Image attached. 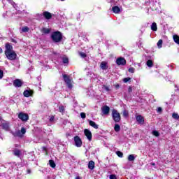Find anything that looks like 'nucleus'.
<instances>
[{
  "mask_svg": "<svg viewBox=\"0 0 179 179\" xmlns=\"http://www.w3.org/2000/svg\"><path fill=\"white\" fill-rule=\"evenodd\" d=\"M5 54L8 59L10 61H14L17 57L15 50H13V47L10 43L6 44Z\"/></svg>",
  "mask_w": 179,
  "mask_h": 179,
  "instance_id": "f257e3e1",
  "label": "nucleus"
},
{
  "mask_svg": "<svg viewBox=\"0 0 179 179\" xmlns=\"http://www.w3.org/2000/svg\"><path fill=\"white\" fill-rule=\"evenodd\" d=\"M51 38L55 43H59L62 40V34L59 31H56L52 34Z\"/></svg>",
  "mask_w": 179,
  "mask_h": 179,
  "instance_id": "f03ea898",
  "label": "nucleus"
},
{
  "mask_svg": "<svg viewBox=\"0 0 179 179\" xmlns=\"http://www.w3.org/2000/svg\"><path fill=\"white\" fill-rule=\"evenodd\" d=\"M63 78L67 87H69V89H72L73 87V81L69 78V76L66 74H63Z\"/></svg>",
  "mask_w": 179,
  "mask_h": 179,
  "instance_id": "7ed1b4c3",
  "label": "nucleus"
},
{
  "mask_svg": "<svg viewBox=\"0 0 179 179\" xmlns=\"http://www.w3.org/2000/svg\"><path fill=\"white\" fill-rule=\"evenodd\" d=\"M112 117L115 122H120V121H121V115H120V113L115 109L112 110Z\"/></svg>",
  "mask_w": 179,
  "mask_h": 179,
  "instance_id": "20e7f679",
  "label": "nucleus"
},
{
  "mask_svg": "<svg viewBox=\"0 0 179 179\" xmlns=\"http://www.w3.org/2000/svg\"><path fill=\"white\" fill-rule=\"evenodd\" d=\"M26 134V129L22 127L21 130H17L15 132L13 133V136H17L18 138H23V136Z\"/></svg>",
  "mask_w": 179,
  "mask_h": 179,
  "instance_id": "39448f33",
  "label": "nucleus"
},
{
  "mask_svg": "<svg viewBox=\"0 0 179 179\" xmlns=\"http://www.w3.org/2000/svg\"><path fill=\"white\" fill-rule=\"evenodd\" d=\"M18 118H20V120L22 121L26 122L29 120V115L24 113H20L18 115Z\"/></svg>",
  "mask_w": 179,
  "mask_h": 179,
  "instance_id": "423d86ee",
  "label": "nucleus"
},
{
  "mask_svg": "<svg viewBox=\"0 0 179 179\" xmlns=\"http://www.w3.org/2000/svg\"><path fill=\"white\" fill-rule=\"evenodd\" d=\"M74 142L77 148H80V146H82V139H80L79 136H76L74 137Z\"/></svg>",
  "mask_w": 179,
  "mask_h": 179,
  "instance_id": "0eeeda50",
  "label": "nucleus"
},
{
  "mask_svg": "<svg viewBox=\"0 0 179 179\" xmlns=\"http://www.w3.org/2000/svg\"><path fill=\"white\" fill-rule=\"evenodd\" d=\"M117 65H125L127 60L124 57H118L116 60Z\"/></svg>",
  "mask_w": 179,
  "mask_h": 179,
  "instance_id": "6e6552de",
  "label": "nucleus"
},
{
  "mask_svg": "<svg viewBox=\"0 0 179 179\" xmlns=\"http://www.w3.org/2000/svg\"><path fill=\"white\" fill-rule=\"evenodd\" d=\"M103 115H108L110 114V107L104 106L101 108Z\"/></svg>",
  "mask_w": 179,
  "mask_h": 179,
  "instance_id": "1a4fd4ad",
  "label": "nucleus"
},
{
  "mask_svg": "<svg viewBox=\"0 0 179 179\" xmlns=\"http://www.w3.org/2000/svg\"><path fill=\"white\" fill-rule=\"evenodd\" d=\"M84 134L85 135V136L87 138L88 141H92V131H90V130L85 129L84 130Z\"/></svg>",
  "mask_w": 179,
  "mask_h": 179,
  "instance_id": "9d476101",
  "label": "nucleus"
},
{
  "mask_svg": "<svg viewBox=\"0 0 179 179\" xmlns=\"http://www.w3.org/2000/svg\"><path fill=\"white\" fill-rule=\"evenodd\" d=\"M22 85H23V83L20 79H16L13 81V85L15 87H21Z\"/></svg>",
  "mask_w": 179,
  "mask_h": 179,
  "instance_id": "9b49d317",
  "label": "nucleus"
},
{
  "mask_svg": "<svg viewBox=\"0 0 179 179\" xmlns=\"http://www.w3.org/2000/svg\"><path fill=\"white\" fill-rule=\"evenodd\" d=\"M136 120L137 122H138V124H140L141 125H143V124L145 123V119H143L142 115L136 116Z\"/></svg>",
  "mask_w": 179,
  "mask_h": 179,
  "instance_id": "f8f14e48",
  "label": "nucleus"
},
{
  "mask_svg": "<svg viewBox=\"0 0 179 179\" xmlns=\"http://www.w3.org/2000/svg\"><path fill=\"white\" fill-rule=\"evenodd\" d=\"M24 97H30L31 96H33V90H27L24 91L23 93Z\"/></svg>",
  "mask_w": 179,
  "mask_h": 179,
  "instance_id": "ddd939ff",
  "label": "nucleus"
},
{
  "mask_svg": "<svg viewBox=\"0 0 179 179\" xmlns=\"http://www.w3.org/2000/svg\"><path fill=\"white\" fill-rule=\"evenodd\" d=\"M1 126L3 129H5V131H9V123L6 121H3L1 123Z\"/></svg>",
  "mask_w": 179,
  "mask_h": 179,
  "instance_id": "4468645a",
  "label": "nucleus"
},
{
  "mask_svg": "<svg viewBox=\"0 0 179 179\" xmlns=\"http://www.w3.org/2000/svg\"><path fill=\"white\" fill-rule=\"evenodd\" d=\"M43 16L48 20L52 17V14L48 11H45L43 12Z\"/></svg>",
  "mask_w": 179,
  "mask_h": 179,
  "instance_id": "2eb2a0df",
  "label": "nucleus"
},
{
  "mask_svg": "<svg viewBox=\"0 0 179 179\" xmlns=\"http://www.w3.org/2000/svg\"><path fill=\"white\" fill-rule=\"evenodd\" d=\"M89 124L90 127H92V128H94L95 129H99V125L96 124V122H93V120H90Z\"/></svg>",
  "mask_w": 179,
  "mask_h": 179,
  "instance_id": "dca6fc26",
  "label": "nucleus"
},
{
  "mask_svg": "<svg viewBox=\"0 0 179 179\" xmlns=\"http://www.w3.org/2000/svg\"><path fill=\"white\" fill-rule=\"evenodd\" d=\"M112 10H113V13H120V12H121V10L120 9L119 6L113 7Z\"/></svg>",
  "mask_w": 179,
  "mask_h": 179,
  "instance_id": "f3484780",
  "label": "nucleus"
},
{
  "mask_svg": "<svg viewBox=\"0 0 179 179\" xmlns=\"http://www.w3.org/2000/svg\"><path fill=\"white\" fill-rule=\"evenodd\" d=\"M88 169H90V170H93L94 169V162L90 161L88 163Z\"/></svg>",
  "mask_w": 179,
  "mask_h": 179,
  "instance_id": "a211bd4d",
  "label": "nucleus"
},
{
  "mask_svg": "<svg viewBox=\"0 0 179 179\" xmlns=\"http://www.w3.org/2000/svg\"><path fill=\"white\" fill-rule=\"evenodd\" d=\"M151 30H152V31H157V24H156V22H153L152 24Z\"/></svg>",
  "mask_w": 179,
  "mask_h": 179,
  "instance_id": "6ab92c4d",
  "label": "nucleus"
},
{
  "mask_svg": "<svg viewBox=\"0 0 179 179\" xmlns=\"http://www.w3.org/2000/svg\"><path fill=\"white\" fill-rule=\"evenodd\" d=\"M49 164H50V167H52V169H55V166H57L55 164V162L52 159L49 160Z\"/></svg>",
  "mask_w": 179,
  "mask_h": 179,
  "instance_id": "aec40b11",
  "label": "nucleus"
},
{
  "mask_svg": "<svg viewBox=\"0 0 179 179\" xmlns=\"http://www.w3.org/2000/svg\"><path fill=\"white\" fill-rule=\"evenodd\" d=\"M135 158H136V157H135L134 155H129L128 156V160H129V162H134V161H135Z\"/></svg>",
  "mask_w": 179,
  "mask_h": 179,
  "instance_id": "412c9836",
  "label": "nucleus"
},
{
  "mask_svg": "<svg viewBox=\"0 0 179 179\" xmlns=\"http://www.w3.org/2000/svg\"><path fill=\"white\" fill-rule=\"evenodd\" d=\"M146 65L147 66H148L149 68H152V66H153V61L152 60H148L146 62Z\"/></svg>",
  "mask_w": 179,
  "mask_h": 179,
  "instance_id": "4be33fe9",
  "label": "nucleus"
},
{
  "mask_svg": "<svg viewBox=\"0 0 179 179\" xmlns=\"http://www.w3.org/2000/svg\"><path fill=\"white\" fill-rule=\"evenodd\" d=\"M101 69H103V70L107 69V63L102 62L101 63Z\"/></svg>",
  "mask_w": 179,
  "mask_h": 179,
  "instance_id": "5701e85b",
  "label": "nucleus"
},
{
  "mask_svg": "<svg viewBox=\"0 0 179 179\" xmlns=\"http://www.w3.org/2000/svg\"><path fill=\"white\" fill-rule=\"evenodd\" d=\"M13 154L15 155V156L19 157L20 156V150L15 149L13 150Z\"/></svg>",
  "mask_w": 179,
  "mask_h": 179,
  "instance_id": "b1692460",
  "label": "nucleus"
},
{
  "mask_svg": "<svg viewBox=\"0 0 179 179\" xmlns=\"http://www.w3.org/2000/svg\"><path fill=\"white\" fill-rule=\"evenodd\" d=\"M157 45L158 48H162V47H163V40L162 39L159 40V41L157 43Z\"/></svg>",
  "mask_w": 179,
  "mask_h": 179,
  "instance_id": "393cba45",
  "label": "nucleus"
},
{
  "mask_svg": "<svg viewBox=\"0 0 179 179\" xmlns=\"http://www.w3.org/2000/svg\"><path fill=\"white\" fill-rule=\"evenodd\" d=\"M114 129L115 132H120L121 131V127H120V124H115Z\"/></svg>",
  "mask_w": 179,
  "mask_h": 179,
  "instance_id": "a878e982",
  "label": "nucleus"
},
{
  "mask_svg": "<svg viewBox=\"0 0 179 179\" xmlns=\"http://www.w3.org/2000/svg\"><path fill=\"white\" fill-rule=\"evenodd\" d=\"M50 29L48 28H43L42 29V33H44L45 34H48L50 33Z\"/></svg>",
  "mask_w": 179,
  "mask_h": 179,
  "instance_id": "bb28decb",
  "label": "nucleus"
},
{
  "mask_svg": "<svg viewBox=\"0 0 179 179\" xmlns=\"http://www.w3.org/2000/svg\"><path fill=\"white\" fill-rule=\"evenodd\" d=\"M59 113H62V114H64V113H65V107H64V106H60L59 107Z\"/></svg>",
  "mask_w": 179,
  "mask_h": 179,
  "instance_id": "cd10ccee",
  "label": "nucleus"
},
{
  "mask_svg": "<svg viewBox=\"0 0 179 179\" xmlns=\"http://www.w3.org/2000/svg\"><path fill=\"white\" fill-rule=\"evenodd\" d=\"M29 29L28 27H23L22 28V33H27V31H29Z\"/></svg>",
  "mask_w": 179,
  "mask_h": 179,
  "instance_id": "c85d7f7f",
  "label": "nucleus"
},
{
  "mask_svg": "<svg viewBox=\"0 0 179 179\" xmlns=\"http://www.w3.org/2000/svg\"><path fill=\"white\" fill-rule=\"evenodd\" d=\"M152 135H154V136H157V138H158V136H160V133H159V131L154 130L152 131Z\"/></svg>",
  "mask_w": 179,
  "mask_h": 179,
  "instance_id": "c756f323",
  "label": "nucleus"
},
{
  "mask_svg": "<svg viewBox=\"0 0 179 179\" xmlns=\"http://www.w3.org/2000/svg\"><path fill=\"white\" fill-rule=\"evenodd\" d=\"M116 155L118 156V157H123L124 154L121 151H117Z\"/></svg>",
  "mask_w": 179,
  "mask_h": 179,
  "instance_id": "7c9ffc66",
  "label": "nucleus"
},
{
  "mask_svg": "<svg viewBox=\"0 0 179 179\" xmlns=\"http://www.w3.org/2000/svg\"><path fill=\"white\" fill-rule=\"evenodd\" d=\"M172 117L173 118H174V120H178L179 118V115L178 113H173Z\"/></svg>",
  "mask_w": 179,
  "mask_h": 179,
  "instance_id": "2f4dec72",
  "label": "nucleus"
},
{
  "mask_svg": "<svg viewBox=\"0 0 179 179\" xmlns=\"http://www.w3.org/2000/svg\"><path fill=\"white\" fill-rule=\"evenodd\" d=\"M62 62H63V64H68V62H69V60L67 59V57H63Z\"/></svg>",
  "mask_w": 179,
  "mask_h": 179,
  "instance_id": "473e14b6",
  "label": "nucleus"
},
{
  "mask_svg": "<svg viewBox=\"0 0 179 179\" xmlns=\"http://www.w3.org/2000/svg\"><path fill=\"white\" fill-rule=\"evenodd\" d=\"M102 89H103V90H106V92H110V88L107 87V85H103L102 87Z\"/></svg>",
  "mask_w": 179,
  "mask_h": 179,
  "instance_id": "72a5a7b5",
  "label": "nucleus"
},
{
  "mask_svg": "<svg viewBox=\"0 0 179 179\" xmlns=\"http://www.w3.org/2000/svg\"><path fill=\"white\" fill-rule=\"evenodd\" d=\"M129 80H131V78L128 77V78H125L123 79V82L124 83H127V82H129Z\"/></svg>",
  "mask_w": 179,
  "mask_h": 179,
  "instance_id": "f704fd0d",
  "label": "nucleus"
},
{
  "mask_svg": "<svg viewBox=\"0 0 179 179\" xmlns=\"http://www.w3.org/2000/svg\"><path fill=\"white\" fill-rule=\"evenodd\" d=\"M129 72H130V73H135V69L134 67L129 68Z\"/></svg>",
  "mask_w": 179,
  "mask_h": 179,
  "instance_id": "c9c22d12",
  "label": "nucleus"
},
{
  "mask_svg": "<svg viewBox=\"0 0 179 179\" xmlns=\"http://www.w3.org/2000/svg\"><path fill=\"white\" fill-rule=\"evenodd\" d=\"M79 54H80L81 58H86V53L80 52Z\"/></svg>",
  "mask_w": 179,
  "mask_h": 179,
  "instance_id": "e433bc0d",
  "label": "nucleus"
},
{
  "mask_svg": "<svg viewBox=\"0 0 179 179\" xmlns=\"http://www.w3.org/2000/svg\"><path fill=\"white\" fill-rule=\"evenodd\" d=\"M80 117H81V118H83L84 120L85 118H86V113H80Z\"/></svg>",
  "mask_w": 179,
  "mask_h": 179,
  "instance_id": "4c0bfd02",
  "label": "nucleus"
},
{
  "mask_svg": "<svg viewBox=\"0 0 179 179\" xmlns=\"http://www.w3.org/2000/svg\"><path fill=\"white\" fill-rule=\"evenodd\" d=\"M123 117H128V111L127 110L123 111Z\"/></svg>",
  "mask_w": 179,
  "mask_h": 179,
  "instance_id": "58836bf2",
  "label": "nucleus"
},
{
  "mask_svg": "<svg viewBox=\"0 0 179 179\" xmlns=\"http://www.w3.org/2000/svg\"><path fill=\"white\" fill-rule=\"evenodd\" d=\"M8 2H10L11 5H13V8H16V5L15 4V2L12 1V0H8Z\"/></svg>",
  "mask_w": 179,
  "mask_h": 179,
  "instance_id": "ea45409f",
  "label": "nucleus"
},
{
  "mask_svg": "<svg viewBox=\"0 0 179 179\" xmlns=\"http://www.w3.org/2000/svg\"><path fill=\"white\" fill-rule=\"evenodd\" d=\"M2 78H3V71L0 70V79H2Z\"/></svg>",
  "mask_w": 179,
  "mask_h": 179,
  "instance_id": "a19ab883",
  "label": "nucleus"
},
{
  "mask_svg": "<svg viewBox=\"0 0 179 179\" xmlns=\"http://www.w3.org/2000/svg\"><path fill=\"white\" fill-rule=\"evenodd\" d=\"M110 179H117V176H115V175H110Z\"/></svg>",
  "mask_w": 179,
  "mask_h": 179,
  "instance_id": "79ce46f5",
  "label": "nucleus"
},
{
  "mask_svg": "<svg viewBox=\"0 0 179 179\" xmlns=\"http://www.w3.org/2000/svg\"><path fill=\"white\" fill-rule=\"evenodd\" d=\"M55 119V117L54 116H51L50 118V122H54Z\"/></svg>",
  "mask_w": 179,
  "mask_h": 179,
  "instance_id": "37998d69",
  "label": "nucleus"
},
{
  "mask_svg": "<svg viewBox=\"0 0 179 179\" xmlns=\"http://www.w3.org/2000/svg\"><path fill=\"white\" fill-rule=\"evenodd\" d=\"M162 109L161 107L157 108V113H162Z\"/></svg>",
  "mask_w": 179,
  "mask_h": 179,
  "instance_id": "c03bdc74",
  "label": "nucleus"
},
{
  "mask_svg": "<svg viewBox=\"0 0 179 179\" xmlns=\"http://www.w3.org/2000/svg\"><path fill=\"white\" fill-rule=\"evenodd\" d=\"M128 92H129V93H131L132 92V87H129Z\"/></svg>",
  "mask_w": 179,
  "mask_h": 179,
  "instance_id": "a18cd8bd",
  "label": "nucleus"
},
{
  "mask_svg": "<svg viewBox=\"0 0 179 179\" xmlns=\"http://www.w3.org/2000/svg\"><path fill=\"white\" fill-rule=\"evenodd\" d=\"M2 52H3V50L0 48V54H2Z\"/></svg>",
  "mask_w": 179,
  "mask_h": 179,
  "instance_id": "49530a36",
  "label": "nucleus"
},
{
  "mask_svg": "<svg viewBox=\"0 0 179 179\" xmlns=\"http://www.w3.org/2000/svg\"><path fill=\"white\" fill-rule=\"evenodd\" d=\"M150 165H151V166H156V164H155V163H151Z\"/></svg>",
  "mask_w": 179,
  "mask_h": 179,
  "instance_id": "de8ad7c7",
  "label": "nucleus"
},
{
  "mask_svg": "<svg viewBox=\"0 0 179 179\" xmlns=\"http://www.w3.org/2000/svg\"><path fill=\"white\" fill-rule=\"evenodd\" d=\"M76 179H80V177L77 176V177H76Z\"/></svg>",
  "mask_w": 179,
  "mask_h": 179,
  "instance_id": "09e8293b",
  "label": "nucleus"
},
{
  "mask_svg": "<svg viewBox=\"0 0 179 179\" xmlns=\"http://www.w3.org/2000/svg\"><path fill=\"white\" fill-rule=\"evenodd\" d=\"M3 17H6V15L5 14H3Z\"/></svg>",
  "mask_w": 179,
  "mask_h": 179,
  "instance_id": "8fccbe9b",
  "label": "nucleus"
},
{
  "mask_svg": "<svg viewBox=\"0 0 179 179\" xmlns=\"http://www.w3.org/2000/svg\"><path fill=\"white\" fill-rule=\"evenodd\" d=\"M120 87V85H116V87Z\"/></svg>",
  "mask_w": 179,
  "mask_h": 179,
  "instance_id": "3c124183",
  "label": "nucleus"
},
{
  "mask_svg": "<svg viewBox=\"0 0 179 179\" xmlns=\"http://www.w3.org/2000/svg\"><path fill=\"white\" fill-rule=\"evenodd\" d=\"M61 1H65V0H61Z\"/></svg>",
  "mask_w": 179,
  "mask_h": 179,
  "instance_id": "603ef678",
  "label": "nucleus"
}]
</instances>
